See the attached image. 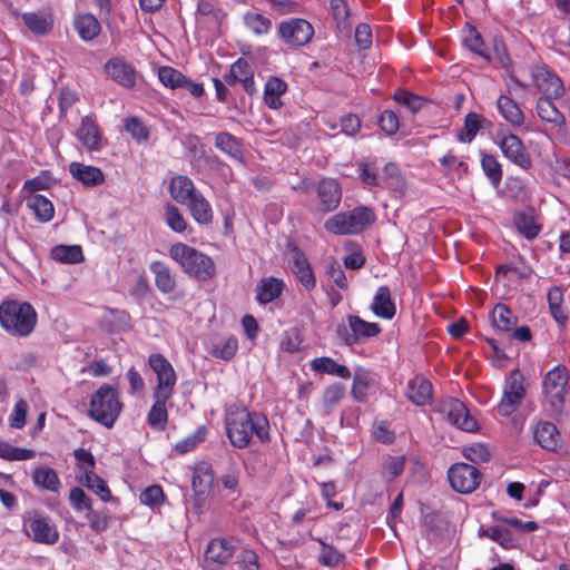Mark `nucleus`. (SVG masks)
I'll use <instances>...</instances> for the list:
<instances>
[{"label": "nucleus", "instance_id": "nucleus-59", "mask_svg": "<svg viewBox=\"0 0 570 570\" xmlns=\"http://www.w3.org/2000/svg\"><path fill=\"white\" fill-rule=\"evenodd\" d=\"M165 499L160 485H150L140 493V501L145 505L155 507L163 503Z\"/></svg>", "mask_w": 570, "mask_h": 570}, {"label": "nucleus", "instance_id": "nucleus-28", "mask_svg": "<svg viewBox=\"0 0 570 570\" xmlns=\"http://www.w3.org/2000/svg\"><path fill=\"white\" fill-rule=\"evenodd\" d=\"M170 195L180 204H187L194 195L198 193L195 189L194 183L187 176H176L170 181Z\"/></svg>", "mask_w": 570, "mask_h": 570}, {"label": "nucleus", "instance_id": "nucleus-8", "mask_svg": "<svg viewBox=\"0 0 570 570\" xmlns=\"http://www.w3.org/2000/svg\"><path fill=\"white\" fill-rule=\"evenodd\" d=\"M497 144L503 155L514 165L524 170L531 168V156L527 151L522 140L517 135L501 130L497 132Z\"/></svg>", "mask_w": 570, "mask_h": 570}, {"label": "nucleus", "instance_id": "nucleus-51", "mask_svg": "<svg viewBox=\"0 0 570 570\" xmlns=\"http://www.w3.org/2000/svg\"><path fill=\"white\" fill-rule=\"evenodd\" d=\"M35 451L29 449L14 448L7 442L0 441V458L9 461H23L35 456Z\"/></svg>", "mask_w": 570, "mask_h": 570}, {"label": "nucleus", "instance_id": "nucleus-45", "mask_svg": "<svg viewBox=\"0 0 570 570\" xmlns=\"http://www.w3.org/2000/svg\"><path fill=\"white\" fill-rule=\"evenodd\" d=\"M514 225L518 232L528 239L535 238L541 230V226L535 223L534 218L527 214L517 215Z\"/></svg>", "mask_w": 570, "mask_h": 570}, {"label": "nucleus", "instance_id": "nucleus-43", "mask_svg": "<svg viewBox=\"0 0 570 570\" xmlns=\"http://www.w3.org/2000/svg\"><path fill=\"white\" fill-rule=\"evenodd\" d=\"M485 121V118L481 115L469 112L464 119V127L459 134V140L462 142H471Z\"/></svg>", "mask_w": 570, "mask_h": 570}, {"label": "nucleus", "instance_id": "nucleus-29", "mask_svg": "<svg viewBox=\"0 0 570 570\" xmlns=\"http://www.w3.org/2000/svg\"><path fill=\"white\" fill-rule=\"evenodd\" d=\"M75 28L79 37L85 41L95 39L100 30V23L91 13H82L75 18Z\"/></svg>", "mask_w": 570, "mask_h": 570}, {"label": "nucleus", "instance_id": "nucleus-12", "mask_svg": "<svg viewBox=\"0 0 570 570\" xmlns=\"http://www.w3.org/2000/svg\"><path fill=\"white\" fill-rule=\"evenodd\" d=\"M531 76L541 97L560 98L564 94L563 82L559 76L546 65H535L531 68Z\"/></svg>", "mask_w": 570, "mask_h": 570}, {"label": "nucleus", "instance_id": "nucleus-63", "mask_svg": "<svg viewBox=\"0 0 570 570\" xmlns=\"http://www.w3.org/2000/svg\"><path fill=\"white\" fill-rule=\"evenodd\" d=\"M381 129L387 135H394L400 127L399 118L392 110H384L379 120Z\"/></svg>", "mask_w": 570, "mask_h": 570}, {"label": "nucleus", "instance_id": "nucleus-9", "mask_svg": "<svg viewBox=\"0 0 570 570\" xmlns=\"http://www.w3.org/2000/svg\"><path fill=\"white\" fill-rule=\"evenodd\" d=\"M452 489L460 493H472L480 484L482 474L468 463H454L448 472Z\"/></svg>", "mask_w": 570, "mask_h": 570}, {"label": "nucleus", "instance_id": "nucleus-47", "mask_svg": "<svg viewBox=\"0 0 570 570\" xmlns=\"http://www.w3.org/2000/svg\"><path fill=\"white\" fill-rule=\"evenodd\" d=\"M158 78L164 86L169 87L171 89L183 88L184 82H186V76H184L177 69L169 66H164L159 68Z\"/></svg>", "mask_w": 570, "mask_h": 570}, {"label": "nucleus", "instance_id": "nucleus-30", "mask_svg": "<svg viewBox=\"0 0 570 570\" xmlns=\"http://www.w3.org/2000/svg\"><path fill=\"white\" fill-rule=\"evenodd\" d=\"M283 287L284 283L278 278H263L256 288V299L261 304L271 303L282 294Z\"/></svg>", "mask_w": 570, "mask_h": 570}, {"label": "nucleus", "instance_id": "nucleus-33", "mask_svg": "<svg viewBox=\"0 0 570 570\" xmlns=\"http://www.w3.org/2000/svg\"><path fill=\"white\" fill-rule=\"evenodd\" d=\"M33 483L41 490L58 492L60 480L57 472L49 466L37 468L32 473Z\"/></svg>", "mask_w": 570, "mask_h": 570}, {"label": "nucleus", "instance_id": "nucleus-35", "mask_svg": "<svg viewBox=\"0 0 570 570\" xmlns=\"http://www.w3.org/2000/svg\"><path fill=\"white\" fill-rule=\"evenodd\" d=\"M27 206L33 210L37 218L41 222H49L52 219L55 208L52 203L45 196L32 194L27 198Z\"/></svg>", "mask_w": 570, "mask_h": 570}, {"label": "nucleus", "instance_id": "nucleus-16", "mask_svg": "<svg viewBox=\"0 0 570 570\" xmlns=\"http://www.w3.org/2000/svg\"><path fill=\"white\" fill-rule=\"evenodd\" d=\"M78 138L82 146L90 151H97L102 148L104 139L101 131L96 120L90 116H86L81 119Z\"/></svg>", "mask_w": 570, "mask_h": 570}, {"label": "nucleus", "instance_id": "nucleus-11", "mask_svg": "<svg viewBox=\"0 0 570 570\" xmlns=\"http://www.w3.org/2000/svg\"><path fill=\"white\" fill-rule=\"evenodd\" d=\"M523 375L519 370L510 373L501 402L498 404V412L503 416H509L524 397Z\"/></svg>", "mask_w": 570, "mask_h": 570}, {"label": "nucleus", "instance_id": "nucleus-18", "mask_svg": "<svg viewBox=\"0 0 570 570\" xmlns=\"http://www.w3.org/2000/svg\"><path fill=\"white\" fill-rule=\"evenodd\" d=\"M317 194L321 200L322 210L325 213L334 210L338 206L342 197L338 183L331 178H325L320 181Z\"/></svg>", "mask_w": 570, "mask_h": 570}, {"label": "nucleus", "instance_id": "nucleus-19", "mask_svg": "<svg viewBox=\"0 0 570 570\" xmlns=\"http://www.w3.org/2000/svg\"><path fill=\"white\" fill-rule=\"evenodd\" d=\"M236 546L226 539L212 540L205 551L207 561H212L219 566L227 564L235 552Z\"/></svg>", "mask_w": 570, "mask_h": 570}, {"label": "nucleus", "instance_id": "nucleus-40", "mask_svg": "<svg viewBox=\"0 0 570 570\" xmlns=\"http://www.w3.org/2000/svg\"><path fill=\"white\" fill-rule=\"evenodd\" d=\"M243 21L244 24L256 36L266 35L272 28L271 19L255 11H247L243 16Z\"/></svg>", "mask_w": 570, "mask_h": 570}, {"label": "nucleus", "instance_id": "nucleus-53", "mask_svg": "<svg viewBox=\"0 0 570 570\" xmlns=\"http://www.w3.org/2000/svg\"><path fill=\"white\" fill-rule=\"evenodd\" d=\"M345 386L341 383L328 385L323 393V405L326 413H330L334 406L343 399Z\"/></svg>", "mask_w": 570, "mask_h": 570}, {"label": "nucleus", "instance_id": "nucleus-36", "mask_svg": "<svg viewBox=\"0 0 570 570\" xmlns=\"http://www.w3.org/2000/svg\"><path fill=\"white\" fill-rule=\"evenodd\" d=\"M493 326L501 332H509L517 324L518 318L504 304H497L491 314Z\"/></svg>", "mask_w": 570, "mask_h": 570}, {"label": "nucleus", "instance_id": "nucleus-61", "mask_svg": "<svg viewBox=\"0 0 570 570\" xmlns=\"http://www.w3.org/2000/svg\"><path fill=\"white\" fill-rule=\"evenodd\" d=\"M237 347H238V342H237L236 337L230 336L223 343L222 346L214 347L213 355L218 358L228 361L234 357V355L236 354Z\"/></svg>", "mask_w": 570, "mask_h": 570}, {"label": "nucleus", "instance_id": "nucleus-56", "mask_svg": "<svg viewBox=\"0 0 570 570\" xmlns=\"http://www.w3.org/2000/svg\"><path fill=\"white\" fill-rule=\"evenodd\" d=\"M368 386H370V380H368L366 372L357 371L354 374V380H353V386H352L353 397L358 402L364 401L365 395H366L365 391L368 389Z\"/></svg>", "mask_w": 570, "mask_h": 570}, {"label": "nucleus", "instance_id": "nucleus-42", "mask_svg": "<svg viewBox=\"0 0 570 570\" xmlns=\"http://www.w3.org/2000/svg\"><path fill=\"white\" fill-rule=\"evenodd\" d=\"M51 257L67 264H77L83 259L81 247L77 245H58L51 249Z\"/></svg>", "mask_w": 570, "mask_h": 570}, {"label": "nucleus", "instance_id": "nucleus-3", "mask_svg": "<svg viewBox=\"0 0 570 570\" xmlns=\"http://www.w3.org/2000/svg\"><path fill=\"white\" fill-rule=\"evenodd\" d=\"M169 256L181 266L186 274L198 281H208L215 275L213 259L186 244L171 245Z\"/></svg>", "mask_w": 570, "mask_h": 570}, {"label": "nucleus", "instance_id": "nucleus-39", "mask_svg": "<svg viewBox=\"0 0 570 570\" xmlns=\"http://www.w3.org/2000/svg\"><path fill=\"white\" fill-rule=\"evenodd\" d=\"M215 146L236 160H242L243 151L239 141L229 132L222 131L216 135Z\"/></svg>", "mask_w": 570, "mask_h": 570}, {"label": "nucleus", "instance_id": "nucleus-20", "mask_svg": "<svg viewBox=\"0 0 570 570\" xmlns=\"http://www.w3.org/2000/svg\"><path fill=\"white\" fill-rule=\"evenodd\" d=\"M552 99L553 98L540 97L535 106L537 114L542 121L552 125L559 130H564L566 118L552 102Z\"/></svg>", "mask_w": 570, "mask_h": 570}, {"label": "nucleus", "instance_id": "nucleus-64", "mask_svg": "<svg viewBox=\"0 0 570 570\" xmlns=\"http://www.w3.org/2000/svg\"><path fill=\"white\" fill-rule=\"evenodd\" d=\"M28 412V404L23 400H19L16 405L13 413L10 415L9 423L13 429H21L26 424V416Z\"/></svg>", "mask_w": 570, "mask_h": 570}, {"label": "nucleus", "instance_id": "nucleus-25", "mask_svg": "<svg viewBox=\"0 0 570 570\" xmlns=\"http://www.w3.org/2000/svg\"><path fill=\"white\" fill-rule=\"evenodd\" d=\"M150 271L155 275V284L161 293L168 294L174 292L176 278L168 265L159 261L153 262Z\"/></svg>", "mask_w": 570, "mask_h": 570}, {"label": "nucleus", "instance_id": "nucleus-5", "mask_svg": "<svg viewBox=\"0 0 570 570\" xmlns=\"http://www.w3.org/2000/svg\"><path fill=\"white\" fill-rule=\"evenodd\" d=\"M375 220L374 213L367 207H356L351 212L338 213L325 222L326 230L335 235L357 234Z\"/></svg>", "mask_w": 570, "mask_h": 570}, {"label": "nucleus", "instance_id": "nucleus-10", "mask_svg": "<svg viewBox=\"0 0 570 570\" xmlns=\"http://www.w3.org/2000/svg\"><path fill=\"white\" fill-rule=\"evenodd\" d=\"M148 363L158 381L154 395L170 397L176 384V374L171 364L158 353L151 354Z\"/></svg>", "mask_w": 570, "mask_h": 570}, {"label": "nucleus", "instance_id": "nucleus-23", "mask_svg": "<svg viewBox=\"0 0 570 570\" xmlns=\"http://www.w3.org/2000/svg\"><path fill=\"white\" fill-rule=\"evenodd\" d=\"M292 269L305 289L312 291L315 287V276L303 253L298 250L294 252Z\"/></svg>", "mask_w": 570, "mask_h": 570}, {"label": "nucleus", "instance_id": "nucleus-62", "mask_svg": "<svg viewBox=\"0 0 570 570\" xmlns=\"http://www.w3.org/2000/svg\"><path fill=\"white\" fill-rule=\"evenodd\" d=\"M69 499L76 510H91V500L81 488H72L70 490Z\"/></svg>", "mask_w": 570, "mask_h": 570}, {"label": "nucleus", "instance_id": "nucleus-15", "mask_svg": "<svg viewBox=\"0 0 570 570\" xmlns=\"http://www.w3.org/2000/svg\"><path fill=\"white\" fill-rule=\"evenodd\" d=\"M27 534L37 543L55 544L59 540V532L50 519L35 513L26 521Z\"/></svg>", "mask_w": 570, "mask_h": 570}, {"label": "nucleus", "instance_id": "nucleus-38", "mask_svg": "<svg viewBox=\"0 0 570 570\" xmlns=\"http://www.w3.org/2000/svg\"><path fill=\"white\" fill-rule=\"evenodd\" d=\"M214 483V474L206 466H199L195 470L191 479V487L197 497L209 494Z\"/></svg>", "mask_w": 570, "mask_h": 570}, {"label": "nucleus", "instance_id": "nucleus-21", "mask_svg": "<svg viewBox=\"0 0 570 570\" xmlns=\"http://www.w3.org/2000/svg\"><path fill=\"white\" fill-rule=\"evenodd\" d=\"M534 440L548 451H557L561 448V435L554 424L550 422H539L534 430Z\"/></svg>", "mask_w": 570, "mask_h": 570}, {"label": "nucleus", "instance_id": "nucleus-54", "mask_svg": "<svg viewBox=\"0 0 570 570\" xmlns=\"http://www.w3.org/2000/svg\"><path fill=\"white\" fill-rule=\"evenodd\" d=\"M330 7L337 28L340 30H346L350 27L347 22L350 11L345 0H331Z\"/></svg>", "mask_w": 570, "mask_h": 570}, {"label": "nucleus", "instance_id": "nucleus-55", "mask_svg": "<svg viewBox=\"0 0 570 570\" xmlns=\"http://www.w3.org/2000/svg\"><path fill=\"white\" fill-rule=\"evenodd\" d=\"M318 560L325 567H336L344 562L345 556L333 547L322 542Z\"/></svg>", "mask_w": 570, "mask_h": 570}, {"label": "nucleus", "instance_id": "nucleus-60", "mask_svg": "<svg viewBox=\"0 0 570 570\" xmlns=\"http://www.w3.org/2000/svg\"><path fill=\"white\" fill-rule=\"evenodd\" d=\"M126 130L132 136V138L140 140H147L149 137L148 128L137 118L131 117L126 120Z\"/></svg>", "mask_w": 570, "mask_h": 570}, {"label": "nucleus", "instance_id": "nucleus-52", "mask_svg": "<svg viewBox=\"0 0 570 570\" xmlns=\"http://www.w3.org/2000/svg\"><path fill=\"white\" fill-rule=\"evenodd\" d=\"M462 454L466 460L475 464L488 462L491 458V453L488 446L482 443H474L464 446L462 450Z\"/></svg>", "mask_w": 570, "mask_h": 570}, {"label": "nucleus", "instance_id": "nucleus-44", "mask_svg": "<svg viewBox=\"0 0 570 570\" xmlns=\"http://www.w3.org/2000/svg\"><path fill=\"white\" fill-rule=\"evenodd\" d=\"M383 181L385 187L393 191H402L405 188V179L394 163L384 166Z\"/></svg>", "mask_w": 570, "mask_h": 570}, {"label": "nucleus", "instance_id": "nucleus-24", "mask_svg": "<svg viewBox=\"0 0 570 570\" xmlns=\"http://www.w3.org/2000/svg\"><path fill=\"white\" fill-rule=\"evenodd\" d=\"M69 171L73 178L81 181L85 186H97L104 181L102 171L94 166H87L80 163H71Z\"/></svg>", "mask_w": 570, "mask_h": 570}, {"label": "nucleus", "instance_id": "nucleus-57", "mask_svg": "<svg viewBox=\"0 0 570 570\" xmlns=\"http://www.w3.org/2000/svg\"><path fill=\"white\" fill-rule=\"evenodd\" d=\"M166 220L168 226L176 233H183L187 227V223L178 208L170 204L166 207Z\"/></svg>", "mask_w": 570, "mask_h": 570}, {"label": "nucleus", "instance_id": "nucleus-22", "mask_svg": "<svg viewBox=\"0 0 570 570\" xmlns=\"http://www.w3.org/2000/svg\"><path fill=\"white\" fill-rule=\"evenodd\" d=\"M372 312L385 320H392L396 313V307L392 301L391 291L387 286H380L371 304Z\"/></svg>", "mask_w": 570, "mask_h": 570}, {"label": "nucleus", "instance_id": "nucleus-2", "mask_svg": "<svg viewBox=\"0 0 570 570\" xmlns=\"http://www.w3.org/2000/svg\"><path fill=\"white\" fill-rule=\"evenodd\" d=\"M37 324V313L31 304L7 299L0 304V325L11 335L26 337Z\"/></svg>", "mask_w": 570, "mask_h": 570}, {"label": "nucleus", "instance_id": "nucleus-46", "mask_svg": "<svg viewBox=\"0 0 570 570\" xmlns=\"http://www.w3.org/2000/svg\"><path fill=\"white\" fill-rule=\"evenodd\" d=\"M81 482L91 491H94L100 499L105 502L109 501L111 498V492L107 487L106 482L96 473L87 472L81 479Z\"/></svg>", "mask_w": 570, "mask_h": 570}, {"label": "nucleus", "instance_id": "nucleus-14", "mask_svg": "<svg viewBox=\"0 0 570 570\" xmlns=\"http://www.w3.org/2000/svg\"><path fill=\"white\" fill-rule=\"evenodd\" d=\"M440 411L448 417L449 422L458 429L466 432L478 430L476 420L470 415L466 406L458 399L444 401Z\"/></svg>", "mask_w": 570, "mask_h": 570}, {"label": "nucleus", "instance_id": "nucleus-17", "mask_svg": "<svg viewBox=\"0 0 570 570\" xmlns=\"http://www.w3.org/2000/svg\"><path fill=\"white\" fill-rule=\"evenodd\" d=\"M107 75L124 87L131 88L135 85L134 68L120 58H112L105 65Z\"/></svg>", "mask_w": 570, "mask_h": 570}, {"label": "nucleus", "instance_id": "nucleus-27", "mask_svg": "<svg viewBox=\"0 0 570 570\" xmlns=\"http://www.w3.org/2000/svg\"><path fill=\"white\" fill-rule=\"evenodd\" d=\"M407 397L415 405H425L432 397V385L423 377H415L407 386Z\"/></svg>", "mask_w": 570, "mask_h": 570}, {"label": "nucleus", "instance_id": "nucleus-26", "mask_svg": "<svg viewBox=\"0 0 570 570\" xmlns=\"http://www.w3.org/2000/svg\"><path fill=\"white\" fill-rule=\"evenodd\" d=\"M311 370L320 374H330L341 379H350L351 371L347 366L338 364L331 357H316L311 362Z\"/></svg>", "mask_w": 570, "mask_h": 570}, {"label": "nucleus", "instance_id": "nucleus-6", "mask_svg": "<svg viewBox=\"0 0 570 570\" xmlns=\"http://www.w3.org/2000/svg\"><path fill=\"white\" fill-rule=\"evenodd\" d=\"M569 382V372L564 365H557L549 371L543 380V394L549 404L551 415L560 420L563 415L566 387Z\"/></svg>", "mask_w": 570, "mask_h": 570}, {"label": "nucleus", "instance_id": "nucleus-32", "mask_svg": "<svg viewBox=\"0 0 570 570\" xmlns=\"http://www.w3.org/2000/svg\"><path fill=\"white\" fill-rule=\"evenodd\" d=\"M186 205L188 206L191 216L197 223L202 225H208L213 222V210L210 204L200 193L194 195V198H191Z\"/></svg>", "mask_w": 570, "mask_h": 570}, {"label": "nucleus", "instance_id": "nucleus-4", "mask_svg": "<svg viewBox=\"0 0 570 570\" xmlns=\"http://www.w3.org/2000/svg\"><path fill=\"white\" fill-rule=\"evenodd\" d=\"M122 409L118 392L109 384L101 385L90 400L89 415L104 426H114Z\"/></svg>", "mask_w": 570, "mask_h": 570}, {"label": "nucleus", "instance_id": "nucleus-58", "mask_svg": "<svg viewBox=\"0 0 570 570\" xmlns=\"http://www.w3.org/2000/svg\"><path fill=\"white\" fill-rule=\"evenodd\" d=\"M404 456H390L383 464V475L391 481L404 470Z\"/></svg>", "mask_w": 570, "mask_h": 570}, {"label": "nucleus", "instance_id": "nucleus-34", "mask_svg": "<svg viewBox=\"0 0 570 570\" xmlns=\"http://www.w3.org/2000/svg\"><path fill=\"white\" fill-rule=\"evenodd\" d=\"M497 105L499 112L510 125L519 127L523 124V112L510 97L500 96Z\"/></svg>", "mask_w": 570, "mask_h": 570}, {"label": "nucleus", "instance_id": "nucleus-50", "mask_svg": "<svg viewBox=\"0 0 570 570\" xmlns=\"http://www.w3.org/2000/svg\"><path fill=\"white\" fill-rule=\"evenodd\" d=\"M463 43L472 52L479 55L480 57L487 60L490 59V55L484 46L483 39L474 28H470L468 30V33L463 39Z\"/></svg>", "mask_w": 570, "mask_h": 570}, {"label": "nucleus", "instance_id": "nucleus-48", "mask_svg": "<svg viewBox=\"0 0 570 570\" xmlns=\"http://www.w3.org/2000/svg\"><path fill=\"white\" fill-rule=\"evenodd\" d=\"M196 13L210 17L217 23H222L227 16L223 8L213 0H198Z\"/></svg>", "mask_w": 570, "mask_h": 570}, {"label": "nucleus", "instance_id": "nucleus-31", "mask_svg": "<svg viewBox=\"0 0 570 570\" xmlns=\"http://www.w3.org/2000/svg\"><path fill=\"white\" fill-rule=\"evenodd\" d=\"M239 83L248 95H254L256 91L254 81V69L252 65L244 58L237 59L230 67Z\"/></svg>", "mask_w": 570, "mask_h": 570}, {"label": "nucleus", "instance_id": "nucleus-13", "mask_svg": "<svg viewBox=\"0 0 570 570\" xmlns=\"http://www.w3.org/2000/svg\"><path fill=\"white\" fill-rule=\"evenodd\" d=\"M350 334L343 325L337 326V334L348 346L354 345L358 338H370L380 334L381 327L377 323L365 322L357 315L348 316Z\"/></svg>", "mask_w": 570, "mask_h": 570}, {"label": "nucleus", "instance_id": "nucleus-37", "mask_svg": "<svg viewBox=\"0 0 570 570\" xmlns=\"http://www.w3.org/2000/svg\"><path fill=\"white\" fill-rule=\"evenodd\" d=\"M22 20L26 27L37 36H45L52 29V21L43 13L26 12L22 14Z\"/></svg>", "mask_w": 570, "mask_h": 570}, {"label": "nucleus", "instance_id": "nucleus-7", "mask_svg": "<svg viewBox=\"0 0 570 570\" xmlns=\"http://www.w3.org/2000/svg\"><path fill=\"white\" fill-rule=\"evenodd\" d=\"M279 38L289 47L306 46L314 36L313 26L305 19L291 18L282 21L277 28Z\"/></svg>", "mask_w": 570, "mask_h": 570}, {"label": "nucleus", "instance_id": "nucleus-41", "mask_svg": "<svg viewBox=\"0 0 570 570\" xmlns=\"http://www.w3.org/2000/svg\"><path fill=\"white\" fill-rule=\"evenodd\" d=\"M155 403L151 406L149 414H148V422L149 424L157 429V430H164L167 423V410H166V402L169 397L165 396H158L154 395Z\"/></svg>", "mask_w": 570, "mask_h": 570}, {"label": "nucleus", "instance_id": "nucleus-49", "mask_svg": "<svg viewBox=\"0 0 570 570\" xmlns=\"http://www.w3.org/2000/svg\"><path fill=\"white\" fill-rule=\"evenodd\" d=\"M481 166L487 177L494 186H498L502 179V167L495 156L483 155Z\"/></svg>", "mask_w": 570, "mask_h": 570}, {"label": "nucleus", "instance_id": "nucleus-1", "mask_svg": "<svg viewBox=\"0 0 570 570\" xmlns=\"http://www.w3.org/2000/svg\"><path fill=\"white\" fill-rule=\"evenodd\" d=\"M227 436L233 446L244 449L256 436L259 442L269 441V422L261 413L249 412L246 407L233 404L225 414Z\"/></svg>", "mask_w": 570, "mask_h": 570}]
</instances>
